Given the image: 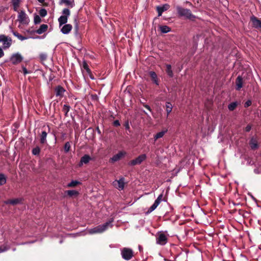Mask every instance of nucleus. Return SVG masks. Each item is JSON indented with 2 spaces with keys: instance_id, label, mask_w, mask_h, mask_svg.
Segmentation results:
<instances>
[{
  "instance_id": "obj_1",
  "label": "nucleus",
  "mask_w": 261,
  "mask_h": 261,
  "mask_svg": "<svg viewBox=\"0 0 261 261\" xmlns=\"http://www.w3.org/2000/svg\"><path fill=\"white\" fill-rule=\"evenodd\" d=\"M114 221V219L111 218L108 222L105 223L98 225L94 228L89 229L88 231L89 234H92L94 233H101L107 230L109 228L113 227L112 223Z\"/></svg>"
},
{
  "instance_id": "obj_2",
  "label": "nucleus",
  "mask_w": 261,
  "mask_h": 261,
  "mask_svg": "<svg viewBox=\"0 0 261 261\" xmlns=\"http://www.w3.org/2000/svg\"><path fill=\"white\" fill-rule=\"evenodd\" d=\"M176 10L178 14L180 16L185 17L187 19L191 20H194L196 18L195 16L192 13L190 9L183 8L181 7H177Z\"/></svg>"
},
{
  "instance_id": "obj_3",
  "label": "nucleus",
  "mask_w": 261,
  "mask_h": 261,
  "mask_svg": "<svg viewBox=\"0 0 261 261\" xmlns=\"http://www.w3.org/2000/svg\"><path fill=\"white\" fill-rule=\"evenodd\" d=\"M70 14V10L67 8H65L63 10L62 15L58 18L60 28L64 24H66L67 22L68 18Z\"/></svg>"
},
{
  "instance_id": "obj_4",
  "label": "nucleus",
  "mask_w": 261,
  "mask_h": 261,
  "mask_svg": "<svg viewBox=\"0 0 261 261\" xmlns=\"http://www.w3.org/2000/svg\"><path fill=\"white\" fill-rule=\"evenodd\" d=\"M121 255L123 259L129 260L134 256V252L130 248L124 247L121 249Z\"/></svg>"
},
{
  "instance_id": "obj_5",
  "label": "nucleus",
  "mask_w": 261,
  "mask_h": 261,
  "mask_svg": "<svg viewBox=\"0 0 261 261\" xmlns=\"http://www.w3.org/2000/svg\"><path fill=\"white\" fill-rule=\"evenodd\" d=\"M0 43L3 44L4 49L9 48L12 45V40L11 37L5 35H0Z\"/></svg>"
},
{
  "instance_id": "obj_6",
  "label": "nucleus",
  "mask_w": 261,
  "mask_h": 261,
  "mask_svg": "<svg viewBox=\"0 0 261 261\" xmlns=\"http://www.w3.org/2000/svg\"><path fill=\"white\" fill-rule=\"evenodd\" d=\"M17 20L22 24H28L30 22L28 16L23 10H21L18 13Z\"/></svg>"
},
{
  "instance_id": "obj_7",
  "label": "nucleus",
  "mask_w": 261,
  "mask_h": 261,
  "mask_svg": "<svg viewBox=\"0 0 261 261\" xmlns=\"http://www.w3.org/2000/svg\"><path fill=\"white\" fill-rule=\"evenodd\" d=\"M147 158V156L145 154H142L139 155L135 159H134L128 162V165L130 166H134L136 165L141 164L143 161H144Z\"/></svg>"
},
{
  "instance_id": "obj_8",
  "label": "nucleus",
  "mask_w": 261,
  "mask_h": 261,
  "mask_svg": "<svg viewBox=\"0 0 261 261\" xmlns=\"http://www.w3.org/2000/svg\"><path fill=\"white\" fill-rule=\"evenodd\" d=\"M125 185V179L124 177H121L119 180H115L113 182V185L118 190H123Z\"/></svg>"
},
{
  "instance_id": "obj_9",
  "label": "nucleus",
  "mask_w": 261,
  "mask_h": 261,
  "mask_svg": "<svg viewBox=\"0 0 261 261\" xmlns=\"http://www.w3.org/2000/svg\"><path fill=\"white\" fill-rule=\"evenodd\" d=\"M22 60L23 57L19 53L13 54L10 58V61L14 65L20 63Z\"/></svg>"
},
{
  "instance_id": "obj_10",
  "label": "nucleus",
  "mask_w": 261,
  "mask_h": 261,
  "mask_svg": "<svg viewBox=\"0 0 261 261\" xmlns=\"http://www.w3.org/2000/svg\"><path fill=\"white\" fill-rule=\"evenodd\" d=\"M162 198H163V194H161L156 199L154 202L153 204L149 207V208L148 210V213L152 212L157 207V206L159 205V204L162 201Z\"/></svg>"
},
{
  "instance_id": "obj_11",
  "label": "nucleus",
  "mask_w": 261,
  "mask_h": 261,
  "mask_svg": "<svg viewBox=\"0 0 261 261\" xmlns=\"http://www.w3.org/2000/svg\"><path fill=\"white\" fill-rule=\"evenodd\" d=\"M156 243L161 245H164L167 242V237L164 233H160L156 239Z\"/></svg>"
},
{
  "instance_id": "obj_12",
  "label": "nucleus",
  "mask_w": 261,
  "mask_h": 261,
  "mask_svg": "<svg viewBox=\"0 0 261 261\" xmlns=\"http://www.w3.org/2000/svg\"><path fill=\"white\" fill-rule=\"evenodd\" d=\"M250 20L252 23L253 27L256 29H261V20L258 19L254 16L250 17Z\"/></svg>"
},
{
  "instance_id": "obj_13",
  "label": "nucleus",
  "mask_w": 261,
  "mask_h": 261,
  "mask_svg": "<svg viewBox=\"0 0 261 261\" xmlns=\"http://www.w3.org/2000/svg\"><path fill=\"white\" fill-rule=\"evenodd\" d=\"M169 7L170 6L168 4H164L162 6H157L156 9L158 13V16H161L162 13L167 10Z\"/></svg>"
},
{
  "instance_id": "obj_14",
  "label": "nucleus",
  "mask_w": 261,
  "mask_h": 261,
  "mask_svg": "<svg viewBox=\"0 0 261 261\" xmlns=\"http://www.w3.org/2000/svg\"><path fill=\"white\" fill-rule=\"evenodd\" d=\"M62 26L61 27V32L65 35L69 34L72 29V26L70 24H66Z\"/></svg>"
},
{
  "instance_id": "obj_15",
  "label": "nucleus",
  "mask_w": 261,
  "mask_h": 261,
  "mask_svg": "<svg viewBox=\"0 0 261 261\" xmlns=\"http://www.w3.org/2000/svg\"><path fill=\"white\" fill-rule=\"evenodd\" d=\"M92 160L90 156L88 154H85L84 156H83L80 160V162L79 164V166L80 167H81L83 165V164H88L90 161Z\"/></svg>"
},
{
  "instance_id": "obj_16",
  "label": "nucleus",
  "mask_w": 261,
  "mask_h": 261,
  "mask_svg": "<svg viewBox=\"0 0 261 261\" xmlns=\"http://www.w3.org/2000/svg\"><path fill=\"white\" fill-rule=\"evenodd\" d=\"M125 154V152L120 151L117 154L113 156V157L111 158V161L112 162H117V161H119Z\"/></svg>"
},
{
  "instance_id": "obj_17",
  "label": "nucleus",
  "mask_w": 261,
  "mask_h": 261,
  "mask_svg": "<svg viewBox=\"0 0 261 261\" xmlns=\"http://www.w3.org/2000/svg\"><path fill=\"white\" fill-rule=\"evenodd\" d=\"M47 132L46 130H43L41 132L40 135V142L41 144H44L47 143Z\"/></svg>"
},
{
  "instance_id": "obj_18",
  "label": "nucleus",
  "mask_w": 261,
  "mask_h": 261,
  "mask_svg": "<svg viewBox=\"0 0 261 261\" xmlns=\"http://www.w3.org/2000/svg\"><path fill=\"white\" fill-rule=\"evenodd\" d=\"M65 91V89L62 87L58 86L55 89V93L56 96L62 97Z\"/></svg>"
},
{
  "instance_id": "obj_19",
  "label": "nucleus",
  "mask_w": 261,
  "mask_h": 261,
  "mask_svg": "<svg viewBox=\"0 0 261 261\" xmlns=\"http://www.w3.org/2000/svg\"><path fill=\"white\" fill-rule=\"evenodd\" d=\"M236 90H240L243 87V79L241 76H238L236 81Z\"/></svg>"
},
{
  "instance_id": "obj_20",
  "label": "nucleus",
  "mask_w": 261,
  "mask_h": 261,
  "mask_svg": "<svg viewBox=\"0 0 261 261\" xmlns=\"http://www.w3.org/2000/svg\"><path fill=\"white\" fill-rule=\"evenodd\" d=\"M47 28L48 26L47 24H42L40 25L39 28L35 31V32L37 34L40 35L46 32L47 30Z\"/></svg>"
},
{
  "instance_id": "obj_21",
  "label": "nucleus",
  "mask_w": 261,
  "mask_h": 261,
  "mask_svg": "<svg viewBox=\"0 0 261 261\" xmlns=\"http://www.w3.org/2000/svg\"><path fill=\"white\" fill-rule=\"evenodd\" d=\"M149 75L150 76L151 80L153 83H154L156 85H159V82L158 79V76L156 74L154 71H150L149 72Z\"/></svg>"
},
{
  "instance_id": "obj_22",
  "label": "nucleus",
  "mask_w": 261,
  "mask_h": 261,
  "mask_svg": "<svg viewBox=\"0 0 261 261\" xmlns=\"http://www.w3.org/2000/svg\"><path fill=\"white\" fill-rule=\"evenodd\" d=\"M167 132V130H162L154 135L153 136L154 142L156 141L158 139L163 137Z\"/></svg>"
},
{
  "instance_id": "obj_23",
  "label": "nucleus",
  "mask_w": 261,
  "mask_h": 261,
  "mask_svg": "<svg viewBox=\"0 0 261 261\" xmlns=\"http://www.w3.org/2000/svg\"><path fill=\"white\" fill-rule=\"evenodd\" d=\"M249 144L250 145L251 149H255L257 148L258 146L257 141L254 138H252L250 139Z\"/></svg>"
},
{
  "instance_id": "obj_24",
  "label": "nucleus",
  "mask_w": 261,
  "mask_h": 261,
  "mask_svg": "<svg viewBox=\"0 0 261 261\" xmlns=\"http://www.w3.org/2000/svg\"><path fill=\"white\" fill-rule=\"evenodd\" d=\"M166 111L167 112V117L171 112L173 108L172 105L170 102H166L165 104Z\"/></svg>"
},
{
  "instance_id": "obj_25",
  "label": "nucleus",
  "mask_w": 261,
  "mask_h": 261,
  "mask_svg": "<svg viewBox=\"0 0 261 261\" xmlns=\"http://www.w3.org/2000/svg\"><path fill=\"white\" fill-rule=\"evenodd\" d=\"M12 4L13 6V10L15 12L18 11V8L20 5V0H12Z\"/></svg>"
},
{
  "instance_id": "obj_26",
  "label": "nucleus",
  "mask_w": 261,
  "mask_h": 261,
  "mask_svg": "<svg viewBox=\"0 0 261 261\" xmlns=\"http://www.w3.org/2000/svg\"><path fill=\"white\" fill-rule=\"evenodd\" d=\"M82 69L83 70H85L88 74H90L91 73V70L85 61L83 62Z\"/></svg>"
},
{
  "instance_id": "obj_27",
  "label": "nucleus",
  "mask_w": 261,
  "mask_h": 261,
  "mask_svg": "<svg viewBox=\"0 0 261 261\" xmlns=\"http://www.w3.org/2000/svg\"><path fill=\"white\" fill-rule=\"evenodd\" d=\"M166 72L169 77H172L173 76L171 66L169 64L166 65Z\"/></svg>"
},
{
  "instance_id": "obj_28",
  "label": "nucleus",
  "mask_w": 261,
  "mask_h": 261,
  "mask_svg": "<svg viewBox=\"0 0 261 261\" xmlns=\"http://www.w3.org/2000/svg\"><path fill=\"white\" fill-rule=\"evenodd\" d=\"M160 29L162 33H167L171 31L170 28L167 25H162L160 27Z\"/></svg>"
},
{
  "instance_id": "obj_29",
  "label": "nucleus",
  "mask_w": 261,
  "mask_h": 261,
  "mask_svg": "<svg viewBox=\"0 0 261 261\" xmlns=\"http://www.w3.org/2000/svg\"><path fill=\"white\" fill-rule=\"evenodd\" d=\"M7 178L3 173H0V186L4 185L6 183Z\"/></svg>"
},
{
  "instance_id": "obj_30",
  "label": "nucleus",
  "mask_w": 261,
  "mask_h": 261,
  "mask_svg": "<svg viewBox=\"0 0 261 261\" xmlns=\"http://www.w3.org/2000/svg\"><path fill=\"white\" fill-rule=\"evenodd\" d=\"M61 2L71 8L74 6V0H61Z\"/></svg>"
},
{
  "instance_id": "obj_31",
  "label": "nucleus",
  "mask_w": 261,
  "mask_h": 261,
  "mask_svg": "<svg viewBox=\"0 0 261 261\" xmlns=\"http://www.w3.org/2000/svg\"><path fill=\"white\" fill-rule=\"evenodd\" d=\"M20 200L19 199L8 200L5 202L6 204H11L12 205L16 204L19 203Z\"/></svg>"
},
{
  "instance_id": "obj_32",
  "label": "nucleus",
  "mask_w": 261,
  "mask_h": 261,
  "mask_svg": "<svg viewBox=\"0 0 261 261\" xmlns=\"http://www.w3.org/2000/svg\"><path fill=\"white\" fill-rule=\"evenodd\" d=\"M238 105L237 102H232L228 105V109L229 111H233L237 107Z\"/></svg>"
},
{
  "instance_id": "obj_33",
  "label": "nucleus",
  "mask_w": 261,
  "mask_h": 261,
  "mask_svg": "<svg viewBox=\"0 0 261 261\" xmlns=\"http://www.w3.org/2000/svg\"><path fill=\"white\" fill-rule=\"evenodd\" d=\"M40 148L39 146H36L32 150V154L35 155H38L40 154Z\"/></svg>"
},
{
  "instance_id": "obj_34",
  "label": "nucleus",
  "mask_w": 261,
  "mask_h": 261,
  "mask_svg": "<svg viewBox=\"0 0 261 261\" xmlns=\"http://www.w3.org/2000/svg\"><path fill=\"white\" fill-rule=\"evenodd\" d=\"M41 21V19L39 15L35 14L34 18V23L36 24H39V23H40Z\"/></svg>"
},
{
  "instance_id": "obj_35",
  "label": "nucleus",
  "mask_w": 261,
  "mask_h": 261,
  "mask_svg": "<svg viewBox=\"0 0 261 261\" xmlns=\"http://www.w3.org/2000/svg\"><path fill=\"white\" fill-rule=\"evenodd\" d=\"M80 184V182L77 180H72L70 182H69L67 186L68 187H74L76 185Z\"/></svg>"
},
{
  "instance_id": "obj_36",
  "label": "nucleus",
  "mask_w": 261,
  "mask_h": 261,
  "mask_svg": "<svg viewBox=\"0 0 261 261\" xmlns=\"http://www.w3.org/2000/svg\"><path fill=\"white\" fill-rule=\"evenodd\" d=\"M66 192L70 196L77 195L79 194L78 192L75 190H68Z\"/></svg>"
},
{
  "instance_id": "obj_37",
  "label": "nucleus",
  "mask_w": 261,
  "mask_h": 261,
  "mask_svg": "<svg viewBox=\"0 0 261 261\" xmlns=\"http://www.w3.org/2000/svg\"><path fill=\"white\" fill-rule=\"evenodd\" d=\"M39 13L40 16L44 17L47 15V11L45 9L42 8L40 10Z\"/></svg>"
},
{
  "instance_id": "obj_38",
  "label": "nucleus",
  "mask_w": 261,
  "mask_h": 261,
  "mask_svg": "<svg viewBox=\"0 0 261 261\" xmlns=\"http://www.w3.org/2000/svg\"><path fill=\"white\" fill-rule=\"evenodd\" d=\"M64 150L66 152H68L70 148V144L69 142H66L64 145Z\"/></svg>"
},
{
  "instance_id": "obj_39",
  "label": "nucleus",
  "mask_w": 261,
  "mask_h": 261,
  "mask_svg": "<svg viewBox=\"0 0 261 261\" xmlns=\"http://www.w3.org/2000/svg\"><path fill=\"white\" fill-rule=\"evenodd\" d=\"M40 59L42 62H43L46 60L47 58V55L46 54L42 53L39 56Z\"/></svg>"
},
{
  "instance_id": "obj_40",
  "label": "nucleus",
  "mask_w": 261,
  "mask_h": 261,
  "mask_svg": "<svg viewBox=\"0 0 261 261\" xmlns=\"http://www.w3.org/2000/svg\"><path fill=\"white\" fill-rule=\"evenodd\" d=\"M9 249V247L6 245L2 246L0 247V253L5 252Z\"/></svg>"
},
{
  "instance_id": "obj_41",
  "label": "nucleus",
  "mask_w": 261,
  "mask_h": 261,
  "mask_svg": "<svg viewBox=\"0 0 261 261\" xmlns=\"http://www.w3.org/2000/svg\"><path fill=\"white\" fill-rule=\"evenodd\" d=\"M70 110V107L68 105H64L63 107V111L67 114Z\"/></svg>"
},
{
  "instance_id": "obj_42",
  "label": "nucleus",
  "mask_w": 261,
  "mask_h": 261,
  "mask_svg": "<svg viewBox=\"0 0 261 261\" xmlns=\"http://www.w3.org/2000/svg\"><path fill=\"white\" fill-rule=\"evenodd\" d=\"M74 29H75V35L76 36H79V27H78V24L77 23H76V24L75 25Z\"/></svg>"
},
{
  "instance_id": "obj_43",
  "label": "nucleus",
  "mask_w": 261,
  "mask_h": 261,
  "mask_svg": "<svg viewBox=\"0 0 261 261\" xmlns=\"http://www.w3.org/2000/svg\"><path fill=\"white\" fill-rule=\"evenodd\" d=\"M30 38V37H24V36H23L20 35L19 37L18 38V39L21 41H23L24 40L28 39Z\"/></svg>"
},
{
  "instance_id": "obj_44",
  "label": "nucleus",
  "mask_w": 261,
  "mask_h": 261,
  "mask_svg": "<svg viewBox=\"0 0 261 261\" xmlns=\"http://www.w3.org/2000/svg\"><path fill=\"white\" fill-rule=\"evenodd\" d=\"M10 29L11 30V32L12 33V34L14 35V36H15V37H16L17 38L19 37V35L20 34H19L18 32H15L13 30H12V28L11 27H10Z\"/></svg>"
},
{
  "instance_id": "obj_45",
  "label": "nucleus",
  "mask_w": 261,
  "mask_h": 261,
  "mask_svg": "<svg viewBox=\"0 0 261 261\" xmlns=\"http://www.w3.org/2000/svg\"><path fill=\"white\" fill-rule=\"evenodd\" d=\"M251 103H252L251 101L250 100H248L245 103L244 107L245 108H247V107H249L250 106H251Z\"/></svg>"
},
{
  "instance_id": "obj_46",
  "label": "nucleus",
  "mask_w": 261,
  "mask_h": 261,
  "mask_svg": "<svg viewBox=\"0 0 261 261\" xmlns=\"http://www.w3.org/2000/svg\"><path fill=\"white\" fill-rule=\"evenodd\" d=\"M22 71L24 75H26L29 73V72L28 71L27 69L24 67H22Z\"/></svg>"
},
{
  "instance_id": "obj_47",
  "label": "nucleus",
  "mask_w": 261,
  "mask_h": 261,
  "mask_svg": "<svg viewBox=\"0 0 261 261\" xmlns=\"http://www.w3.org/2000/svg\"><path fill=\"white\" fill-rule=\"evenodd\" d=\"M113 124L115 126H118L120 125V123L119 120H116L114 121Z\"/></svg>"
},
{
  "instance_id": "obj_48",
  "label": "nucleus",
  "mask_w": 261,
  "mask_h": 261,
  "mask_svg": "<svg viewBox=\"0 0 261 261\" xmlns=\"http://www.w3.org/2000/svg\"><path fill=\"white\" fill-rule=\"evenodd\" d=\"M251 129V126L250 125H248L246 127H245V131L246 132H249Z\"/></svg>"
},
{
  "instance_id": "obj_49",
  "label": "nucleus",
  "mask_w": 261,
  "mask_h": 261,
  "mask_svg": "<svg viewBox=\"0 0 261 261\" xmlns=\"http://www.w3.org/2000/svg\"><path fill=\"white\" fill-rule=\"evenodd\" d=\"M4 56V53L3 50V48L0 47V58Z\"/></svg>"
},
{
  "instance_id": "obj_50",
  "label": "nucleus",
  "mask_w": 261,
  "mask_h": 261,
  "mask_svg": "<svg viewBox=\"0 0 261 261\" xmlns=\"http://www.w3.org/2000/svg\"><path fill=\"white\" fill-rule=\"evenodd\" d=\"M144 107L147 109V110H148L149 111H151V109H150V107L148 106V105H145L144 106Z\"/></svg>"
},
{
  "instance_id": "obj_51",
  "label": "nucleus",
  "mask_w": 261,
  "mask_h": 261,
  "mask_svg": "<svg viewBox=\"0 0 261 261\" xmlns=\"http://www.w3.org/2000/svg\"><path fill=\"white\" fill-rule=\"evenodd\" d=\"M45 0H38V1L39 2V3H42L43 2H44Z\"/></svg>"
},
{
  "instance_id": "obj_52",
  "label": "nucleus",
  "mask_w": 261,
  "mask_h": 261,
  "mask_svg": "<svg viewBox=\"0 0 261 261\" xmlns=\"http://www.w3.org/2000/svg\"><path fill=\"white\" fill-rule=\"evenodd\" d=\"M47 128H48V131L49 132V126H47Z\"/></svg>"
},
{
  "instance_id": "obj_53",
  "label": "nucleus",
  "mask_w": 261,
  "mask_h": 261,
  "mask_svg": "<svg viewBox=\"0 0 261 261\" xmlns=\"http://www.w3.org/2000/svg\"><path fill=\"white\" fill-rule=\"evenodd\" d=\"M27 243H22L21 244H27Z\"/></svg>"
},
{
  "instance_id": "obj_54",
  "label": "nucleus",
  "mask_w": 261,
  "mask_h": 261,
  "mask_svg": "<svg viewBox=\"0 0 261 261\" xmlns=\"http://www.w3.org/2000/svg\"><path fill=\"white\" fill-rule=\"evenodd\" d=\"M60 243H62V241H60Z\"/></svg>"
}]
</instances>
